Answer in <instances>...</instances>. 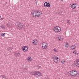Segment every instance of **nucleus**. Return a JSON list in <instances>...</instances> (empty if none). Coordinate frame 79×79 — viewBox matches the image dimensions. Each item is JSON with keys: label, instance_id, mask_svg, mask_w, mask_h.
Listing matches in <instances>:
<instances>
[{"label": "nucleus", "instance_id": "f257e3e1", "mask_svg": "<svg viewBox=\"0 0 79 79\" xmlns=\"http://www.w3.org/2000/svg\"><path fill=\"white\" fill-rule=\"evenodd\" d=\"M15 25L17 28L20 31L23 30V29L24 28V24L22 23L16 22Z\"/></svg>", "mask_w": 79, "mask_h": 79}, {"label": "nucleus", "instance_id": "f03ea898", "mask_svg": "<svg viewBox=\"0 0 79 79\" xmlns=\"http://www.w3.org/2000/svg\"><path fill=\"white\" fill-rule=\"evenodd\" d=\"M31 14L32 15L33 17L37 18L40 16V12L38 10H36L34 11H32Z\"/></svg>", "mask_w": 79, "mask_h": 79}, {"label": "nucleus", "instance_id": "7ed1b4c3", "mask_svg": "<svg viewBox=\"0 0 79 79\" xmlns=\"http://www.w3.org/2000/svg\"><path fill=\"white\" fill-rule=\"evenodd\" d=\"M70 74L72 76H75V77H78L79 76V73L76 70H72L70 71Z\"/></svg>", "mask_w": 79, "mask_h": 79}, {"label": "nucleus", "instance_id": "20e7f679", "mask_svg": "<svg viewBox=\"0 0 79 79\" xmlns=\"http://www.w3.org/2000/svg\"><path fill=\"white\" fill-rule=\"evenodd\" d=\"M31 74L32 75H34L35 76L37 77H38V76H42V73L38 71L32 72Z\"/></svg>", "mask_w": 79, "mask_h": 79}, {"label": "nucleus", "instance_id": "39448f33", "mask_svg": "<svg viewBox=\"0 0 79 79\" xmlns=\"http://www.w3.org/2000/svg\"><path fill=\"white\" fill-rule=\"evenodd\" d=\"M61 31V28L59 26H56L54 28V32L56 33H58Z\"/></svg>", "mask_w": 79, "mask_h": 79}, {"label": "nucleus", "instance_id": "423d86ee", "mask_svg": "<svg viewBox=\"0 0 79 79\" xmlns=\"http://www.w3.org/2000/svg\"><path fill=\"white\" fill-rule=\"evenodd\" d=\"M52 59L54 61L55 63H56L57 62H58V57H57L56 56H52Z\"/></svg>", "mask_w": 79, "mask_h": 79}, {"label": "nucleus", "instance_id": "0eeeda50", "mask_svg": "<svg viewBox=\"0 0 79 79\" xmlns=\"http://www.w3.org/2000/svg\"><path fill=\"white\" fill-rule=\"evenodd\" d=\"M74 64L77 67H79V59L76 60L74 62Z\"/></svg>", "mask_w": 79, "mask_h": 79}, {"label": "nucleus", "instance_id": "6e6552de", "mask_svg": "<svg viewBox=\"0 0 79 79\" xmlns=\"http://www.w3.org/2000/svg\"><path fill=\"white\" fill-rule=\"evenodd\" d=\"M44 5L45 8H47V7L49 8V7H50V4L49 2L47 3V2H45L44 4Z\"/></svg>", "mask_w": 79, "mask_h": 79}, {"label": "nucleus", "instance_id": "1a4fd4ad", "mask_svg": "<svg viewBox=\"0 0 79 79\" xmlns=\"http://www.w3.org/2000/svg\"><path fill=\"white\" fill-rule=\"evenodd\" d=\"M22 50L24 51V52H27L28 51V50L27 49H28V47H27V46H24L22 48Z\"/></svg>", "mask_w": 79, "mask_h": 79}, {"label": "nucleus", "instance_id": "9d476101", "mask_svg": "<svg viewBox=\"0 0 79 79\" xmlns=\"http://www.w3.org/2000/svg\"><path fill=\"white\" fill-rule=\"evenodd\" d=\"M42 47L43 49H46V48H47V46H46V44L45 43H43Z\"/></svg>", "mask_w": 79, "mask_h": 79}, {"label": "nucleus", "instance_id": "9b49d317", "mask_svg": "<svg viewBox=\"0 0 79 79\" xmlns=\"http://www.w3.org/2000/svg\"><path fill=\"white\" fill-rule=\"evenodd\" d=\"M19 54H20V53L19 52L17 51L15 52L14 53L15 56L17 57H18L19 56Z\"/></svg>", "mask_w": 79, "mask_h": 79}, {"label": "nucleus", "instance_id": "f8f14e48", "mask_svg": "<svg viewBox=\"0 0 79 79\" xmlns=\"http://www.w3.org/2000/svg\"><path fill=\"white\" fill-rule=\"evenodd\" d=\"M13 48L12 47H8V48H6V50L9 51L10 52H11V50H13Z\"/></svg>", "mask_w": 79, "mask_h": 79}, {"label": "nucleus", "instance_id": "ddd939ff", "mask_svg": "<svg viewBox=\"0 0 79 79\" xmlns=\"http://www.w3.org/2000/svg\"><path fill=\"white\" fill-rule=\"evenodd\" d=\"M71 7L73 9H75V8H76V4H72Z\"/></svg>", "mask_w": 79, "mask_h": 79}, {"label": "nucleus", "instance_id": "4468645a", "mask_svg": "<svg viewBox=\"0 0 79 79\" xmlns=\"http://www.w3.org/2000/svg\"><path fill=\"white\" fill-rule=\"evenodd\" d=\"M58 39L59 41H61V40H63V38H62V37L60 36H58Z\"/></svg>", "mask_w": 79, "mask_h": 79}, {"label": "nucleus", "instance_id": "2eb2a0df", "mask_svg": "<svg viewBox=\"0 0 79 79\" xmlns=\"http://www.w3.org/2000/svg\"><path fill=\"white\" fill-rule=\"evenodd\" d=\"M37 40H34L33 41V44H34V45H36L37 44Z\"/></svg>", "mask_w": 79, "mask_h": 79}, {"label": "nucleus", "instance_id": "dca6fc26", "mask_svg": "<svg viewBox=\"0 0 79 79\" xmlns=\"http://www.w3.org/2000/svg\"><path fill=\"white\" fill-rule=\"evenodd\" d=\"M76 46L74 45H72L71 47V49L72 50H74V49H75Z\"/></svg>", "mask_w": 79, "mask_h": 79}, {"label": "nucleus", "instance_id": "f3484780", "mask_svg": "<svg viewBox=\"0 0 79 79\" xmlns=\"http://www.w3.org/2000/svg\"><path fill=\"white\" fill-rule=\"evenodd\" d=\"M67 75H68V76H70V75L71 76V72H67Z\"/></svg>", "mask_w": 79, "mask_h": 79}, {"label": "nucleus", "instance_id": "a211bd4d", "mask_svg": "<svg viewBox=\"0 0 79 79\" xmlns=\"http://www.w3.org/2000/svg\"><path fill=\"white\" fill-rule=\"evenodd\" d=\"M27 60L28 61H31V57H28L27 58Z\"/></svg>", "mask_w": 79, "mask_h": 79}, {"label": "nucleus", "instance_id": "6ab92c4d", "mask_svg": "<svg viewBox=\"0 0 79 79\" xmlns=\"http://www.w3.org/2000/svg\"><path fill=\"white\" fill-rule=\"evenodd\" d=\"M5 33H2L1 34V36H2V37H4L5 35Z\"/></svg>", "mask_w": 79, "mask_h": 79}, {"label": "nucleus", "instance_id": "aec40b11", "mask_svg": "<svg viewBox=\"0 0 79 79\" xmlns=\"http://www.w3.org/2000/svg\"><path fill=\"white\" fill-rule=\"evenodd\" d=\"M61 63L63 64H64V62H65V61L64 60H62L61 61Z\"/></svg>", "mask_w": 79, "mask_h": 79}, {"label": "nucleus", "instance_id": "412c9836", "mask_svg": "<svg viewBox=\"0 0 79 79\" xmlns=\"http://www.w3.org/2000/svg\"><path fill=\"white\" fill-rule=\"evenodd\" d=\"M76 52H77L76 51H74L73 52V54H74V55H76Z\"/></svg>", "mask_w": 79, "mask_h": 79}, {"label": "nucleus", "instance_id": "4be33fe9", "mask_svg": "<svg viewBox=\"0 0 79 79\" xmlns=\"http://www.w3.org/2000/svg\"><path fill=\"white\" fill-rule=\"evenodd\" d=\"M65 46L66 47H68V46H69L68 45V43H67L65 45Z\"/></svg>", "mask_w": 79, "mask_h": 79}, {"label": "nucleus", "instance_id": "5701e85b", "mask_svg": "<svg viewBox=\"0 0 79 79\" xmlns=\"http://www.w3.org/2000/svg\"><path fill=\"white\" fill-rule=\"evenodd\" d=\"M54 51L55 52H58V51L56 50V49H54Z\"/></svg>", "mask_w": 79, "mask_h": 79}, {"label": "nucleus", "instance_id": "b1692460", "mask_svg": "<svg viewBox=\"0 0 79 79\" xmlns=\"http://www.w3.org/2000/svg\"><path fill=\"white\" fill-rule=\"evenodd\" d=\"M1 76L2 79H3V78H4V77H5V76L3 75H1Z\"/></svg>", "mask_w": 79, "mask_h": 79}, {"label": "nucleus", "instance_id": "393cba45", "mask_svg": "<svg viewBox=\"0 0 79 79\" xmlns=\"http://www.w3.org/2000/svg\"><path fill=\"white\" fill-rule=\"evenodd\" d=\"M6 26H7V27H8L10 26V24H7L6 25Z\"/></svg>", "mask_w": 79, "mask_h": 79}, {"label": "nucleus", "instance_id": "a878e982", "mask_svg": "<svg viewBox=\"0 0 79 79\" xmlns=\"http://www.w3.org/2000/svg\"><path fill=\"white\" fill-rule=\"evenodd\" d=\"M67 23H70V22H69V20H68L67 21Z\"/></svg>", "mask_w": 79, "mask_h": 79}, {"label": "nucleus", "instance_id": "bb28decb", "mask_svg": "<svg viewBox=\"0 0 79 79\" xmlns=\"http://www.w3.org/2000/svg\"><path fill=\"white\" fill-rule=\"evenodd\" d=\"M3 19H4V18H1V19L0 20V21H2V20H3Z\"/></svg>", "mask_w": 79, "mask_h": 79}, {"label": "nucleus", "instance_id": "cd10ccee", "mask_svg": "<svg viewBox=\"0 0 79 79\" xmlns=\"http://www.w3.org/2000/svg\"><path fill=\"white\" fill-rule=\"evenodd\" d=\"M1 27L2 28H4V26H2V27Z\"/></svg>", "mask_w": 79, "mask_h": 79}, {"label": "nucleus", "instance_id": "c85d7f7f", "mask_svg": "<svg viewBox=\"0 0 79 79\" xmlns=\"http://www.w3.org/2000/svg\"><path fill=\"white\" fill-rule=\"evenodd\" d=\"M61 1H62V2H63V0H61Z\"/></svg>", "mask_w": 79, "mask_h": 79}, {"label": "nucleus", "instance_id": "c756f323", "mask_svg": "<svg viewBox=\"0 0 79 79\" xmlns=\"http://www.w3.org/2000/svg\"><path fill=\"white\" fill-rule=\"evenodd\" d=\"M77 55H78V53H77Z\"/></svg>", "mask_w": 79, "mask_h": 79}]
</instances>
